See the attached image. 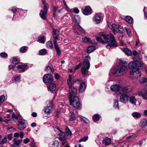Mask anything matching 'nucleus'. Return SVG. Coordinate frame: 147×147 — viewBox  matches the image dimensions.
I'll return each mask as SVG.
<instances>
[{"mask_svg":"<svg viewBox=\"0 0 147 147\" xmlns=\"http://www.w3.org/2000/svg\"><path fill=\"white\" fill-rule=\"evenodd\" d=\"M96 40L102 44H105L107 42L108 43L117 44L115 38L112 34H109L106 36L104 34L101 35L100 37H97Z\"/></svg>","mask_w":147,"mask_h":147,"instance_id":"nucleus-1","label":"nucleus"},{"mask_svg":"<svg viewBox=\"0 0 147 147\" xmlns=\"http://www.w3.org/2000/svg\"><path fill=\"white\" fill-rule=\"evenodd\" d=\"M87 59H85L83 63V67H82L81 71L82 73L84 75L86 76L88 74V72L90 66L89 61L90 60V57L87 55L85 57Z\"/></svg>","mask_w":147,"mask_h":147,"instance_id":"nucleus-2","label":"nucleus"},{"mask_svg":"<svg viewBox=\"0 0 147 147\" xmlns=\"http://www.w3.org/2000/svg\"><path fill=\"white\" fill-rule=\"evenodd\" d=\"M69 98L70 105H72L73 107L76 109H78L80 107L81 104L77 96H74L71 98Z\"/></svg>","mask_w":147,"mask_h":147,"instance_id":"nucleus-3","label":"nucleus"},{"mask_svg":"<svg viewBox=\"0 0 147 147\" xmlns=\"http://www.w3.org/2000/svg\"><path fill=\"white\" fill-rule=\"evenodd\" d=\"M128 67L131 69H142L143 68L142 64L133 61L130 62L128 65Z\"/></svg>","mask_w":147,"mask_h":147,"instance_id":"nucleus-4","label":"nucleus"},{"mask_svg":"<svg viewBox=\"0 0 147 147\" xmlns=\"http://www.w3.org/2000/svg\"><path fill=\"white\" fill-rule=\"evenodd\" d=\"M43 80L47 85L50 84L53 81V76L50 74H46L43 77Z\"/></svg>","mask_w":147,"mask_h":147,"instance_id":"nucleus-5","label":"nucleus"},{"mask_svg":"<svg viewBox=\"0 0 147 147\" xmlns=\"http://www.w3.org/2000/svg\"><path fill=\"white\" fill-rule=\"evenodd\" d=\"M69 98H71L74 96H77L76 95L77 92V87H71L69 88Z\"/></svg>","mask_w":147,"mask_h":147,"instance_id":"nucleus-6","label":"nucleus"},{"mask_svg":"<svg viewBox=\"0 0 147 147\" xmlns=\"http://www.w3.org/2000/svg\"><path fill=\"white\" fill-rule=\"evenodd\" d=\"M74 83L75 84H80L79 89V92H81L84 91L86 87V84L84 82L78 80L75 81Z\"/></svg>","mask_w":147,"mask_h":147,"instance_id":"nucleus-7","label":"nucleus"},{"mask_svg":"<svg viewBox=\"0 0 147 147\" xmlns=\"http://www.w3.org/2000/svg\"><path fill=\"white\" fill-rule=\"evenodd\" d=\"M140 69H133L130 71V74L134 76L136 78L140 77L141 76V73L139 70Z\"/></svg>","mask_w":147,"mask_h":147,"instance_id":"nucleus-8","label":"nucleus"},{"mask_svg":"<svg viewBox=\"0 0 147 147\" xmlns=\"http://www.w3.org/2000/svg\"><path fill=\"white\" fill-rule=\"evenodd\" d=\"M129 96L126 94H124L121 95L120 97V101L122 102L125 103L128 100Z\"/></svg>","mask_w":147,"mask_h":147,"instance_id":"nucleus-9","label":"nucleus"},{"mask_svg":"<svg viewBox=\"0 0 147 147\" xmlns=\"http://www.w3.org/2000/svg\"><path fill=\"white\" fill-rule=\"evenodd\" d=\"M25 121L23 122L22 121H19V123L18 124V126L19 129L20 130L24 129L26 127V122Z\"/></svg>","mask_w":147,"mask_h":147,"instance_id":"nucleus-10","label":"nucleus"},{"mask_svg":"<svg viewBox=\"0 0 147 147\" xmlns=\"http://www.w3.org/2000/svg\"><path fill=\"white\" fill-rule=\"evenodd\" d=\"M120 72L122 75L125 74L127 71V68L126 66L124 65L118 66Z\"/></svg>","mask_w":147,"mask_h":147,"instance_id":"nucleus-11","label":"nucleus"},{"mask_svg":"<svg viewBox=\"0 0 147 147\" xmlns=\"http://www.w3.org/2000/svg\"><path fill=\"white\" fill-rule=\"evenodd\" d=\"M111 90L113 91L117 92L121 90V88L117 84L111 86Z\"/></svg>","mask_w":147,"mask_h":147,"instance_id":"nucleus-12","label":"nucleus"},{"mask_svg":"<svg viewBox=\"0 0 147 147\" xmlns=\"http://www.w3.org/2000/svg\"><path fill=\"white\" fill-rule=\"evenodd\" d=\"M50 106H47L45 108L44 111L45 113L49 114L52 112V102H50Z\"/></svg>","mask_w":147,"mask_h":147,"instance_id":"nucleus-13","label":"nucleus"},{"mask_svg":"<svg viewBox=\"0 0 147 147\" xmlns=\"http://www.w3.org/2000/svg\"><path fill=\"white\" fill-rule=\"evenodd\" d=\"M139 96H142L145 100H147V91L139 92L138 94Z\"/></svg>","mask_w":147,"mask_h":147,"instance_id":"nucleus-14","label":"nucleus"},{"mask_svg":"<svg viewBox=\"0 0 147 147\" xmlns=\"http://www.w3.org/2000/svg\"><path fill=\"white\" fill-rule=\"evenodd\" d=\"M91 9L89 6L86 7L85 9L83 11V13L85 15H88L91 14Z\"/></svg>","mask_w":147,"mask_h":147,"instance_id":"nucleus-15","label":"nucleus"},{"mask_svg":"<svg viewBox=\"0 0 147 147\" xmlns=\"http://www.w3.org/2000/svg\"><path fill=\"white\" fill-rule=\"evenodd\" d=\"M113 74L114 76H120L122 75L118 66L114 70Z\"/></svg>","mask_w":147,"mask_h":147,"instance_id":"nucleus-16","label":"nucleus"},{"mask_svg":"<svg viewBox=\"0 0 147 147\" xmlns=\"http://www.w3.org/2000/svg\"><path fill=\"white\" fill-rule=\"evenodd\" d=\"M47 87L48 90L51 92L55 91L56 89V85L53 83H50Z\"/></svg>","mask_w":147,"mask_h":147,"instance_id":"nucleus-17","label":"nucleus"},{"mask_svg":"<svg viewBox=\"0 0 147 147\" xmlns=\"http://www.w3.org/2000/svg\"><path fill=\"white\" fill-rule=\"evenodd\" d=\"M109 27L112 30L113 32H115V30L118 28L119 25L115 24H110L108 25Z\"/></svg>","mask_w":147,"mask_h":147,"instance_id":"nucleus-18","label":"nucleus"},{"mask_svg":"<svg viewBox=\"0 0 147 147\" xmlns=\"http://www.w3.org/2000/svg\"><path fill=\"white\" fill-rule=\"evenodd\" d=\"M111 142V139L108 137L105 138L102 142L103 144L106 146L109 145Z\"/></svg>","mask_w":147,"mask_h":147,"instance_id":"nucleus-19","label":"nucleus"},{"mask_svg":"<svg viewBox=\"0 0 147 147\" xmlns=\"http://www.w3.org/2000/svg\"><path fill=\"white\" fill-rule=\"evenodd\" d=\"M121 50L127 56H130L131 55L132 53L131 51L127 48H122Z\"/></svg>","mask_w":147,"mask_h":147,"instance_id":"nucleus-20","label":"nucleus"},{"mask_svg":"<svg viewBox=\"0 0 147 147\" xmlns=\"http://www.w3.org/2000/svg\"><path fill=\"white\" fill-rule=\"evenodd\" d=\"M123 30H124L123 27L119 25L118 28H117L116 30H115V32L113 33L115 35L116 34V33L121 34L123 32Z\"/></svg>","mask_w":147,"mask_h":147,"instance_id":"nucleus-21","label":"nucleus"},{"mask_svg":"<svg viewBox=\"0 0 147 147\" xmlns=\"http://www.w3.org/2000/svg\"><path fill=\"white\" fill-rule=\"evenodd\" d=\"M47 13L41 10L39 13V16L43 20H46L47 19L46 15Z\"/></svg>","mask_w":147,"mask_h":147,"instance_id":"nucleus-22","label":"nucleus"},{"mask_svg":"<svg viewBox=\"0 0 147 147\" xmlns=\"http://www.w3.org/2000/svg\"><path fill=\"white\" fill-rule=\"evenodd\" d=\"M93 20L96 23L98 24L100 21V15L96 14L95 15L93 18Z\"/></svg>","mask_w":147,"mask_h":147,"instance_id":"nucleus-23","label":"nucleus"},{"mask_svg":"<svg viewBox=\"0 0 147 147\" xmlns=\"http://www.w3.org/2000/svg\"><path fill=\"white\" fill-rule=\"evenodd\" d=\"M13 143L12 144H14V145H16L18 147L19 145L21 144L22 139H16V138H14L13 139Z\"/></svg>","mask_w":147,"mask_h":147,"instance_id":"nucleus-24","label":"nucleus"},{"mask_svg":"<svg viewBox=\"0 0 147 147\" xmlns=\"http://www.w3.org/2000/svg\"><path fill=\"white\" fill-rule=\"evenodd\" d=\"M59 31L56 29L53 28V38H58V34L59 33Z\"/></svg>","mask_w":147,"mask_h":147,"instance_id":"nucleus-25","label":"nucleus"},{"mask_svg":"<svg viewBox=\"0 0 147 147\" xmlns=\"http://www.w3.org/2000/svg\"><path fill=\"white\" fill-rule=\"evenodd\" d=\"M96 49V47L93 45L90 46L88 47L87 49V51L88 53H90Z\"/></svg>","mask_w":147,"mask_h":147,"instance_id":"nucleus-26","label":"nucleus"},{"mask_svg":"<svg viewBox=\"0 0 147 147\" xmlns=\"http://www.w3.org/2000/svg\"><path fill=\"white\" fill-rule=\"evenodd\" d=\"M27 66L26 65H20L17 66V68L18 69H22L20 71V72H23L26 69Z\"/></svg>","mask_w":147,"mask_h":147,"instance_id":"nucleus-27","label":"nucleus"},{"mask_svg":"<svg viewBox=\"0 0 147 147\" xmlns=\"http://www.w3.org/2000/svg\"><path fill=\"white\" fill-rule=\"evenodd\" d=\"M74 29H76V28L79 30L80 32H82L83 33H84L85 32L84 30L80 26L79 24L77 25L76 26H75L73 27Z\"/></svg>","mask_w":147,"mask_h":147,"instance_id":"nucleus-28","label":"nucleus"},{"mask_svg":"<svg viewBox=\"0 0 147 147\" xmlns=\"http://www.w3.org/2000/svg\"><path fill=\"white\" fill-rule=\"evenodd\" d=\"M129 102L134 105H136V100L134 96H131L130 97Z\"/></svg>","mask_w":147,"mask_h":147,"instance_id":"nucleus-29","label":"nucleus"},{"mask_svg":"<svg viewBox=\"0 0 147 147\" xmlns=\"http://www.w3.org/2000/svg\"><path fill=\"white\" fill-rule=\"evenodd\" d=\"M125 20L129 23L131 24L133 22V19L130 16H127L125 18Z\"/></svg>","mask_w":147,"mask_h":147,"instance_id":"nucleus-30","label":"nucleus"},{"mask_svg":"<svg viewBox=\"0 0 147 147\" xmlns=\"http://www.w3.org/2000/svg\"><path fill=\"white\" fill-rule=\"evenodd\" d=\"M39 41L42 43H44L46 41V38L43 35L40 36L38 38Z\"/></svg>","mask_w":147,"mask_h":147,"instance_id":"nucleus-31","label":"nucleus"},{"mask_svg":"<svg viewBox=\"0 0 147 147\" xmlns=\"http://www.w3.org/2000/svg\"><path fill=\"white\" fill-rule=\"evenodd\" d=\"M71 115H70V118L69 121H73L76 119V117L74 114L72 112H70Z\"/></svg>","mask_w":147,"mask_h":147,"instance_id":"nucleus-32","label":"nucleus"},{"mask_svg":"<svg viewBox=\"0 0 147 147\" xmlns=\"http://www.w3.org/2000/svg\"><path fill=\"white\" fill-rule=\"evenodd\" d=\"M141 126L142 129L144 128V127L147 126V121L146 119H143L141 121Z\"/></svg>","mask_w":147,"mask_h":147,"instance_id":"nucleus-33","label":"nucleus"},{"mask_svg":"<svg viewBox=\"0 0 147 147\" xmlns=\"http://www.w3.org/2000/svg\"><path fill=\"white\" fill-rule=\"evenodd\" d=\"M132 116L134 118H138L141 116L140 113L137 112L133 113L132 114Z\"/></svg>","mask_w":147,"mask_h":147,"instance_id":"nucleus-34","label":"nucleus"},{"mask_svg":"<svg viewBox=\"0 0 147 147\" xmlns=\"http://www.w3.org/2000/svg\"><path fill=\"white\" fill-rule=\"evenodd\" d=\"M69 78L67 80V83L69 88L71 87V80L72 78V76L71 75H69Z\"/></svg>","mask_w":147,"mask_h":147,"instance_id":"nucleus-35","label":"nucleus"},{"mask_svg":"<svg viewBox=\"0 0 147 147\" xmlns=\"http://www.w3.org/2000/svg\"><path fill=\"white\" fill-rule=\"evenodd\" d=\"M47 53L46 49H43L40 50L39 51V54L41 55H45Z\"/></svg>","mask_w":147,"mask_h":147,"instance_id":"nucleus-36","label":"nucleus"},{"mask_svg":"<svg viewBox=\"0 0 147 147\" xmlns=\"http://www.w3.org/2000/svg\"><path fill=\"white\" fill-rule=\"evenodd\" d=\"M109 44L107 45L106 46V47L107 49H109L113 47H116L117 46V44H114L113 43H109Z\"/></svg>","mask_w":147,"mask_h":147,"instance_id":"nucleus-37","label":"nucleus"},{"mask_svg":"<svg viewBox=\"0 0 147 147\" xmlns=\"http://www.w3.org/2000/svg\"><path fill=\"white\" fill-rule=\"evenodd\" d=\"M118 101L117 100H114L113 106L115 108L119 109V108L118 104Z\"/></svg>","mask_w":147,"mask_h":147,"instance_id":"nucleus-38","label":"nucleus"},{"mask_svg":"<svg viewBox=\"0 0 147 147\" xmlns=\"http://www.w3.org/2000/svg\"><path fill=\"white\" fill-rule=\"evenodd\" d=\"M79 117L82 119L83 120L84 122L85 123H89V121L87 118L82 116L81 115H80Z\"/></svg>","mask_w":147,"mask_h":147,"instance_id":"nucleus-39","label":"nucleus"},{"mask_svg":"<svg viewBox=\"0 0 147 147\" xmlns=\"http://www.w3.org/2000/svg\"><path fill=\"white\" fill-rule=\"evenodd\" d=\"M55 48L56 50L57 55L58 56H59L61 55V50H60L59 47L58 46L55 47Z\"/></svg>","mask_w":147,"mask_h":147,"instance_id":"nucleus-40","label":"nucleus"},{"mask_svg":"<svg viewBox=\"0 0 147 147\" xmlns=\"http://www.w3.org/2000/svg\"><path fill=\"white\" fill-rule=\"evenodd\" d=\"M47 47L50 49H52L53 47V44L50 41H48L47 43Z\"/></svg>","mask_w":147,"mask_h":147,"instance_id":"nucleus-41","label":"nucleus"},{"mask_svg":"<svg viewBox=\"0 0 147 147\" xmlns=\"http://www.w3.org/2000/svg\"><path fill=\"white\" fill-rule=\"evenodd\" d=\"M12 63L15 64H18L19 62V60L16 58L14 57L12 60Z\"/></svg>","mask_w":147,"mask_h":147,"instance_id":"nucleus-42","label":"nucleus"},{"mask_svg":"<svg viewBox=\"0 0 147 147\" xmlns=\"http://www.w3.org/2000/svg\"><path fill=\"white\" fill-rule=\"evenodd\" d=\"M7 141V137L5 136L4 138L2 140L0 141V145H3L6 143Z\"/></svg>","mask_w":147,"mask_h":147,"instance_id":"nucleus-43","label":"nucleus"},{"mask_svg":"<svg viewBox=\"0 0 147 147\" xmlns=\"http://www.w3.org/2000/svg\"><path fill=\"white\" fill-rule=\"evenodd\" d=\"M65 130L66 132V134L67 135L69 136L71 135V133L69 128L68 127H67L66 128Z\"/></svg>","mask_w":147,"mask_h":147,"instance_id":"nucleus-44","label":"nucleus"},{"mask_svg":"<svg viewBox=\"0 0 147 147\" xmlns=\"http://www.w3.org/2000/svg\"><path fill=\"white\" fill-rule=\"evenodd\" d=\"M121 90H122L123 92H128L130 91V90H128L129 89V87H126L123 88H121Z\"/></svg>","mask_w":147,"mask_h":147,"instance_id":"nucleus-45","label":"nucleus"},{"mask_svg":"<svg viewBox=\"0 0 147 147\" xmlns=\"http://www.w3.org/2000/svg\"><path fill=\"white\" fill-rule=\"evenodd\" d=\"M48 7H49L48 5L46 3H45L43 7V11L47 13Z\"/></svg>","mask_w":147,"mask_h":147,"instance_id":"nucleus-46","label":"nucleus"},{"mask_svg":"<svg viewBox=\"0 0 147 147\" xmlns=\"http://www.w3.org/2000/svg\"><path fill=\"white\" fill-rule=\"evenodd\" d=\"M99 115L98 114H95L93 117V120L94 121H97L99 119Z\"/></svg>","mask_w":147,"mask_h":147,"instance_id":"nucleus-47","label":"nucleus"},{"mask_svg":"<svg viewBox=\"0 0 147 147\" xmlns=\"http://www.w3.org/2000/svg\"><path fill=\"white\" fill-rule=\"evenodd\" d=\"M74 18L76 22L78 24H79L80 23V18L78 16L76 15L74 16Z\"/></svg>","mask_w":147,"mask_h":147,"instance_id":"nucleus-48","label":"nucleus"},{"mask_svg":"<svg viewBox=\"0 0 147 147\" xmlns=\"http://www.w3.org/2000/svg\"><path fill=\"white\" fill-rule=\"evenodd\" d=\"M88 136H84L80 139L79 140V142H80L82 141L85 142L88 139Z\"/></svg>","mask_w":147,"mask_h":147,"instance_id":"nucleus-49","label":"nucleus"},{"mask_svg":"<svg viewBox=\"0 0 147 147\" xmlns=\"http://www.w3.org/2000/svg\"><path fill=\"white\" fill-rule=\"evenodd\" d=\"M45 70L47 73H50L52 71V69L50 66L48 65L47 67Z\"/></svg>","mask_w":147,"mask_h":147,"instance_id":"nucleus-50","label":"nucleus"},{"mask_svg":"<svg viewBox=\"0 0 147 147\" xmlns=\"http://www.w3.org/2000/svg\"><path fill=\"white\" fill-rule=\"evenodd\" d=\"M26 47V46L22 47L20 50V52L22 53H24L27 50Z\"/></svg>","mask_w":147,"mask_h":147,"instance_id":"nucleus-51","label":"nucleus"},{"mask_svg":"<svg viewBox=\"0 0 147 147\" xmlns=\"http://www.w3.org/2000/svg\"><path fill=\"white\" fill-rule=\"evenodd\" d=\"M53 146L52 147H58L59 144L58 141H55L52 144Z\"/></svg>","mask_w":147,"mask_h":147,"instance_id":"nucleus-52","label":"nucleus"},{"mask_svg":"<svg viewBox=\"0 0 147 147\" xmlns=\"http://www.w3.org/2000/svg\"><path fill=\"white\" fill-rule=\"evenodd\" d=\"M127 60L123 58H121L120 59V61L121 63L124 64L127 63Z\"/></svg>","mask_w":147,"mask_h":147,"instance_id":"nucleus-53","label":"nucleus"},{"mask_svg":"<svg viewBox=\"0 0 147 147\" xmlns=\"http://www.w3.org/2000/svg\"><path fill=\"white\" fill-rule=\"evenodd\" d=\"M0 55L3 58H5L7 57V54L5 52H2L0 54Z\"/></svg>","mask_w":147,"mask_h":147,"instance_id":"nucleus-54","label":"nucleus"},{"mask_svg":"<svg viewBox=\"0 0 147 147\" xmlns=\"http://www.w3.org/2000/svg\"><path fill=\"white\" fill-rule=\"evenodd\" d=\"M82 41L84 42H89L90 40L89 38H88L85 37L82 39Z\"/></svg>","mask_w":147,"mask_h":147,"instance_id":"nucleus-55","label":"nucleus"},{"mask_svg":"<svg viewBox=\"0 0 147 147\" xmlns=\"http://www.w3.org/2000/svg\"><path fill=\"white\" fill-rule=\"evenodd\" d=\"M141 83L143 84L147 82V79L143 78L140 80Z\"/></svg>","mask_w":147,"mask_h":147,"instance_id":"nucleus-56","label":"nucleus"},{"mask_svg":"<svg viewBox=\"0 0 147 147\" xmlns=\"http://www.w3.org/2000/svg\"><path fill=\"white\" fill-rule=\"evenodd\" d=\"M57 40H59L58 38H56L55 39V38H54L53 43L55 47L58 46L57 44Z\"/></svg>","mask_w":147,"mask_h":147,"instance_id":"nucleus-57","label":"nucleus"},{"mask_svg":"<svg viewBox=\"0 0 147 147\" xmlns=\"http://www.w3.org/2000/svg\"><path fill=\"white\" fill-rule=\"evenodd\" d=\"M5 98V96L3 95H1L0 96V102H3L4 101Z\"/></svg>","mask_w":147,"mask_h":147,"instance_id":"nucleus-58","label":"nucleus"},{"mask_svg":"<svg viewBox=\"0 0 147 147\" xmlns=\"http://www.w3.org/2000/svg\"><path fill=\"white\" fill-rule=\"evenodd\" d=\"M30 141V139L28 138H26L24 139L23 142L25 144H26L29 142Z\"/></svg>","mask_w":147,"mask_h":147,"instance_id":"nucleus-59","label":"nucleus"},{"mask_svg":"<svg viewBox=\"0 0 147 147\" xmlns=\"http://www.w3.org/2000/svg\"><path fill=\"white\" fill-rule=\"evenodd\" d=\"M125 30L127 33V34L128 35L131 32V31L130 29L127 27H125Z\"/></svg>","mask_w":147,"mask_h":147,"instance_id":"nucleus-60","label":"nucleus"},{"mask_svg":"<svg viewBox=\"0 0 147 147\" xmlns=\"http://www.w3.org/2000/svg\"><path fill=\"white\" fill-rule=\"evenodd\" d=\"M7 137V139L8 138L9 140H11L12 138V134H9L7 136H6Z\"/></svg>","mask_w":147,"mask_h":147,"instance_id":"nucleus-61","label":"nucleus"},{"mask_svg":"<svg viewBox=\"0 0 147 147\" xmlns=\"http://www.w3.org/2000/svg\"><path fill=\"white\" fill-rule=\"evenodd\" d=\"M12 118L15 119H17L18 118V116H16L14 113H12Z\"/></svg>","mask_w":147,"mask_h":147,"instance_id":"nucleus-62","label":"nucleus"},{"mask_svg":"<svg viewBox=\"0 0 147 147\" xmlns=\"http://www.w3.org/2000/svg\"><path fill=\"white\" fill-rule=\"evenodd\" d=\"M55 77L56 79H58L59 78L60 75L58 74L55 73Z\"/></svg>","mask_w":147,"mask_h":147,"instance_id":"nucleus-63","label":"nucleus"},{"mask_svg":"<svg viewBox=\"0 0 147 147\" xmlns=\"http://www.w3.org/2000/svg\"><path fill=\"white\" fill-rule=\"evenodd\" d=\"M20 75L18 76L15 78V81L16 82H19L20 80Z\"/></svg>","mask_w":147,"mask_h":147,"instance_id":"nucleus-64","label":"nucleus"}]
</instances>
